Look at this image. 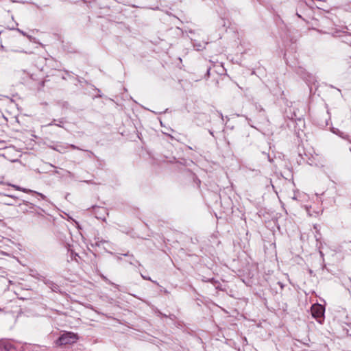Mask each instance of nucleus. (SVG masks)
Instances as JSON below:
<instances>
[{"label": "nucleus", "instance_id": "obj_3", "mask_svg": "<svg viewBox=\"0 0 351 351\" xmlns=\"http://www.w3.org/2000/svg\"><path fill=\"white\" fill-rule=\"evenodd\" d=\"M11 186L13 188H14L16 190H17V191H23V192H25V193L32 192L31 190H27L26 189L21 188V187H20V186H19L17 185L12 184Z\"/></svg>", "mask_w": 351, "mask_h": 351}, {"label": "nucleus", "instance_id": "obj_1", "mask_svg": "<svg viewBox=\"0 0 351 351\" xmlns=\"http://www.w3.org/2000/svg\"><path fill=\"white\" fill-rule=\"evenodd\" d=\"M77 340V336L76 334L67 332L62 335L58 339L56 343L61 345L72 344Z\"/></svg>", "mask_w": 351, "mask_h": 351}, {"label": "nucleus", "instance_id": "obj_2", "mask_svg": "<svg viewBox=\"0 0 351 351\" xmlns=\"http://www.w3.org/2000/svg\"><path fill=\"white\" fill-rule=\"evenodd\" d=\"M312 316L320 324L324 321V308L321 304H313L311 308Z\"/></svg>", "mask_w": 351, "mask_h": 351}, {"label": "nucleus", "instance_id": "obj_4", "mask_svg": "<svg viewBox=\"0 0 351 351\" xmlns=\"http://www.w3.org/2000/svg\"><path fill=\"white\" fill-rule=\"evenodd\" d=\"M69 146H70L72 149H79L78 147H76L75 145H70Z\"/></svg>", "mask_w": 351, "mask_h": 351}]
</instances>
